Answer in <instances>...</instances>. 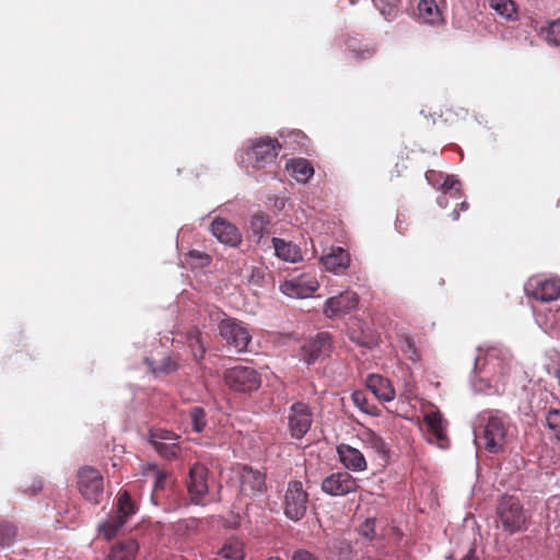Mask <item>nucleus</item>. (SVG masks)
I'll use <instances>...</instances> for the list:
<instances>
[{
  "label": "nucleus",
  "instance_id": "f257e3e1",
  "mask_svg": "<svg viewBox=\"0 0 560 560\" xmlns=\"http://www.w3.org/2000/svg\"><path fill=\"white\" fill-rule=\"evenodd\" d=\"M210 316L212 320L218 323L219 335L226 346L235 349L238 353L247 351L252 335L241 320L230 317L220 311L211 313Z\"/></svg>",
  "mask_w": 560,
  "mask_h": 560
},
{
  "label": "nucleus",
  "instance_id": "f03ea898",
  "mask_svg": "<svg viewBox=\"0 0 560 560\" xmlns=\"http://www.w3.org/2000/svg\"><path fill=\"white\" fill-rule=\"evenodd\" d=\"M498 524L509 535L526 529L527 516L521 501L513 495H503L497 505Z\"/></svg>",
  "mask_w": 560,
  "mask_h": 560
},
{
  "label": "nucleus",
  "instance_id": "7ed1b4c3",
  "mask_svg": "<svg viewBox=\"0 0 560 560\" xmlns=\"http://www.w3.org/2000/svg\"><path fill=\"white\" fill-rule=\"evenodd\" d=\"M280 150L281 144L277 139L261 137L252 141L243 162L255 170H261L276 161Z\"/></svg>",
  "mask_w": 560,
  "mask_h": 560
},
{
  "label": "nucleus",
  "instance_id": "20e7f679",
  "mask_svg": "<svg viewBox=\"0 0 560 560\" xmlns=\"http://www.w3.org/2000/svg\"><path fill=\"white\" fill-rule=\"evenodd\" d=\"M116 508V512L100 525V533L103 534L106 540L113 539L128 518L137 512V506L127 490L118 493Z\"/></svg>",
  "mask_w": 560,
  "mask_h": 560
},
{
  "label": "nucleus",
  "instance_id": "39448f33",
  "mask_svg": "<svg viewBox=\"0 0 560 560\" xmlns=\"http://www.w3.org/2000/svg\"><path fill=\"white\" fill-rule=\"evenodd\" d=\"M308 501L303 483L300 480L289 481L282 500L283 514L292 522L301 521L306 515Z\"/></svg>",
  "mask_w": 560,
  "mask_h": 560
},
{
  "label": "nucleus",
  "instance_id": "423d86ee",
  "mask_svg": "<svg viewBox=\"0 0 560 560\" xmlns=\"http://www.w3.org/2000/svg\"><path fill=\"white\" fill-rule=\"evenodd\" d=\"M78 490L93 504H98L104 493V478L94 467L84 466L78 471Z\"/></svg>",
  "mask_w": 560,
  "mask_h": 560
},
{
  "label": "nucleus",
  "instance_id": "0eeeda50",
  "mask_svg": "<svg viewBox=\"0 0 560 560\" xmlns=\"http://www.w3.org/2000/svg\"><path fill=\"white\" fill-rule=\"evenodd\" d=\"M224 382L233 390L253 392L259 388L261 380L254 368L237 365L225 371Z\"/></svg>",
  "mask_w": 560,
  "mask_h": 560
},
{
  "label": "nucleus",
  "instance_id": "6e6552de",
  "mask_svg": "<svg viewBox=\"0 0 560 560\" xmlns=\"http://www.w3.org/2000/svg\"><path fill=\"white\" fill-rule=\"evenodd\" d=\"M525 292L528 298L542 303L556 301L560 298V279L530 277L525 284Z\"/></svg>",
  "mask_w": 560,
  "mask_h": 560
},
{
  "label": "nucleus",
  "instance_id": "1a4fd4ad",
  "mask_svg": "<svg viewBox=\"0 0 560 560\" xmlns=\"http://www.w3.org/2000/svg\"><path fill=\"white\" fill-rule=\"evenodd\" d=\"M319 287L314 275L302 273L285 280L280 285V291L289 298L305 299L310 298Z\"/></svg>",
  "mask_w": 560,
  "mask_h": 560
},
{
  "label": "nucleus",
  "instance_id": "9d476101",
  "mask_svg": "<svg viewBox=\"0 0 560 560\" xmlns=\"http://www.w3.org/2000/svg\"><path fill=\"white\" fill-rule=\"evenodd\" d=\"M508 424L497 416H491L483 429L485 447L490 453L500 452L506 443Z\"/></svg>",
  "mask_w": 560,
  "mask_h": 560
},
{
  "label": "nucleus",
  "instance_id": "9b49d317",
  "mask_svg": "<svg viewBox=\"0 0 560 560\" xmlns=\"http://www.w3.org/2000/svg\"><path fill=\"white\" fill-rule=\"evenodd\" d=\"M358 488V480L348 471L332 472L322 481V490L332 497L347 495Z\"/></svg>",
  "mask_w": 560,
  "mask_h": 560
},
{
  "label": "nucleus",
  "instance_id": "f8f14e48",
  "mask_svg": "<svg viewBox=\"0 0 560 560\" xmlns=\"http://www.w3.org/2000/svg\"><path fill=\"white\" fill-rule=\"evenodd\" d=\"M359 304V295L354 291L347 290L338 295L329 298L324 305V314L328 318H335L350 313Z\"/></svg>",
  "mask_w": 560,
  "mask_h": 560
},
{
  "label": "nucleus",
  "instance_id": "ddd939ff",
  "mask_svg": "<svg viewBox=\"0 0 560 560\" xmlns=\"http://www.w3.org/2000/svg\"><path fill=\"white\" fill-rule=\"evenodd\" d=\"M288 420L291 435L295 439H302L310 430L313 421L310 407L302 401L293 404Z\"/></svg>",
  "mask_w": 560,
  "mask_h": 560
},
{
  "label": "nucleus",
  "instance_id": "4468645a",
  "mask_svg": "<svg viewBox=\"0 0 560 560\" xmlns=\"http://www.w3.org/2000/svg\"><path fill=\"white\" fill-rule=\"evenodd\" d=\"M187 490L194 503L199 504L203 501L209 491L208 469L203 465L196 463L190 467Z\"/></svg>",
  "mask_w": 560,
  "mask_h": 560
},
{
  "label": "nucleus",
  "instance_id": "2eb2a0df",
  "mask_svg": "<svg viewBox=\"0 0 560 560\" xmlns=\"http://www.w3.org/2000/svg\"><path fill=\"white\" fill-rule=\"evenodd\" d=\"M211 234L222 244L237 247L242 243L240 230L223 218H215L210 225Z\"/></svg>",
  "mask_w": 560,
  "mask_h": 560
},
{
  "label": "nucleus",
  "instance_id": "dca6fc26",
  "mask_svg": "<svg viewBox=\"0 0 560 560\" xmlns=\"http://www.w3.org/2000/svg\"><path fill=\"white\" fill-rule=\"evenodd\" d=\"M303 350L307 354L305 360L308 364L315 362L320 357H328L332 350L331 335L327 331L318 332L303 346Z\"/></svg>",
  "mask_w": 560,
  "mask_h": 560
},
{
  "label": "nucleus",
  "instance_id": "f3484780",
  "mask_svg": "<svg viewBox=\"0 0 560 560\" xmlns=\"http://www.w3.org/2000/svg\"><path fill=\"white\" fill-rule=\"evenodd\" d=\"M266 477L252 467H243L241 472V493L247 497L261 494L266 490Z\"/></svg>",
  "mask_w": 560,
  "mask_h": 560
},
{
  "label": "nucleus",
  "instance_id": "a211bd4d",
  "mask_svg": "<svg viewBox=\"0 0 560 560\" xmlns=\"http://www.w3.org/2000/svg\"><path fill=\"white\" fill-rule=\"evenodd\" d=\"M177 436H173L171 432L156 430L151 433L150 442L155 451L167 459L178 456L179 446L174 442Z\"/></svg>",
  "mask_w": 560,
  "mask_h": 560
},
{
  "label": "nucleus",
  "instance_id": "6ab92c4d",
  "mask_svg": "<svg viewBox=\"0 0 560 560\" xmlns=\"http://www.w3.org/2000/svg\"><path fill=\"white\" fill-rule=\"evenodd\" d=\"M340 463L349 470L363 471L368 468L364 455L361 451L348 444L337 446Z\"/></svg>",
  "mask_w": 560,
  "mask_h": 560
},
{
  "label": "nucleus",
  "instance_id": "aec40b11",
  "mask_svg": "<svg viewBox=\"0 0 560 560\" xmlns=\"http://www.w3.org/2000/svg\"><path fill=\"white\" fill-rule=\"evenodd\" d=\"M368 389L380 400L390 401L395 398V389L388 378L380 374H370L366 377Z\"/></svg>",
  "mask_w": 560,
  "mask_h": 560
},
{
  "label": "nucleus",
  "instance_id": "412c9836",
  "mask_svg": "<svg viewBox=\"0 0 560 560\" xmlns=\"http://www.w3.org/2000/svg\"><path fill=\"white\" fill-rule=\"evenodd\" d=\"M327 271L339 273L348 269L350 266V254L342 247H335L330 253L320 258Z\"/></svg>",
  "mask_w": 560,
  "mask_h": 560
},
{
  "label": "nucleus",
  "instance_id": "4be33fe9",
  "mask_svg": "<svg viewBox=\"0 0 560 560\" xmlns=\"http://www.w3.org/2000/svg\"><path fill=\"white\" fill-rule=\"evenodd\" d=\"M139 544L133 538H127L112 546L106 560H135Z\"/></svg>",
  "mask_w": 560,
  "mask_h": 560
},
{
  "label": "nucleus",
  "instance_id": "5701e85b",
  "mask_svg": "<svg viewBox=\"0 0 560 560\" xmlns=\"http://www.w3.org/2000/svg\"><path fill=\"white\" fill-rule=\"evenodd\" d=\"M346 47L351 57L359 61L371 59L377 52L375 44L355 37L347 38Z\"/></svg>",
  "mask_w": 560,
  "mask_h": 560
},
{
  "label": "nucleus",
  "instance_id": "b1692460",
  "mask_svg": "<svg viewBox=\"0 0 560 560\" xmlns=\"http://www.w3.org/2000/svg\"><path fill=\"white\" fill-rule=\"evenodd\" d=\"M424 423L428 431L436 439L442 446V443L446 441V421L439 410H430L424 415Z\"/></svg>",
  "mask_w": 560,
  "mask_h": 560
},
{
  "label": "nucleus",
  "instance_id": "393cba45",
  "mask_svg": "<svg viewBox=\"0 0 560 560\" xmlns=\"http://www.w3.org/2000/svg\"><path fill=\"white\" fill-rule=\"evenodd\" d=\"M271 242L276 256L281 260L288 262H298L302 260L301 249L298 245L279 237H272Z\"/></svg>",
  "mask_w": 560,
  "mask_h": 560
},
{
  "label": "nucleus",
  "instance_id": "a878e982",
  "mask_svg": "<svg viewBox=\"0 0 560 560\" xmlns=\"http://www.w3.org/2000/svg\"><path fill=\"white\" fill-rule=\"evenodd\" d=\"M419 19L430 25H441L443 16L440 7L435 0H420L418 3Z\"/></svg>",
  "mask_w": 560,
  "mask_h": 560
},
{
  "label": "nucleus",
  "instance_id": "bb28decb",
  "mask_svg": "<svg viewBox=\"0 0 560 560\" xmlns=\"http://www.w3.org/2000/svg\"><path fill=\"white\" fill-rule=\"evenodd\" d=\"M287 170L299 183H306L314 174L311 162L306 159H292L287 163Z\"/></svg>",
  "mask_w": 560,
  "mask_h": 560
},
{
  "label": "nucleus",
  "instance_id": "cd10ccee",
  "mask_svg": "<svg viewBox=\"0 0 560 560\" xmlns=\"http://www.w3.org/2000/svg\"><path fill=\"white\" fill-rule=\"evenodd\" d=\"M362 441L365 447L374 451L384 462L389 457V447L387 443L375 432L368 430L363 433Z\"/></svg>",
  "mask_w": 560,
  "mask_h": 560
},
{
  "label": "nucleus",
  "instance_id": "c85d7f7f",
  "mask_svg": "<svg viewBox=\"0 0 560 560\" xmlns=\"http://www.w3.org/2000/svg\"><path fill=\"white\" fill-rule=\"evenodd\" d=\"M144 363L147 364L150 372L154 375L171 374L177 371L179 368L177 358L173 355H166L162 358L159 363H155L150 358H145Z\"/></svg>",
  "mask_w": 560,
  "mask_h": 560
},
{
  "label": "nucleus",
  "instance_id": "c756f323",
  "mask_svg": "<svg viewBox=\"0 0 560 560\" xmlns=\"http://www.w3.org/2000/svg\"><path fill=\"white\" fill-rule=\"evenodd\" d=\"M489 7L506 21L518 19L517 5L513 0H488Z\"/></svg>",
  "mask_w": 560,
  "mask_h": 560
},
{
  "label": "nucleus",
  "instance_id": "7c9ffc66",
  "mask_svg": "<svg viewBox=\"0 0 560 560\" xmlns=\"http://www.w3.org/2000/svg\"><path fill=\"white\" fill-rule=\"evenodd\" d=\"M218 555L226 560H244V545L238 539H229Z\"/></svg>",
  "mask_w": 560,
  "mask_h": 560
},
{
  "label": "nucleus",
  "instance_id": "2f4dec72",
  "mask_svg": "<svg viewBox=\"0 0 560 560\" xmlns=\"http://www.w3.org/2000/svg\"><path fill=\"white\" fill-rule=\"evenodd\" d=\"M187 343L197 361L203 359L206 354V347L199 329L194 328L187 332Z\"/></svg>",
  "mask_w": 560,
  "mask_h": 560
},
{
  "label": "nucleus",
  "instance_id": "473e14b6",
  "mask_svg": "<svg viewBox=\"0 0 560 560\" xmlns=\"http://www.w3.org/2000/svg\"><path fill=\"white\" fill-rule=\"evenodd\" d=\"M185 261L191 269L206 268L212 262V257L205 252L191 249L185 255Z\"/></svg>",
  "mask_w": 560,
  "mask_h": 560
},
{
  "label": "nucleus",
  "instance_id": "72a5a7b5",
  "mask_svg": "<svg viewBox=\"0 0 560 560\" xmlns=\"http://www.w3.org/2000/svg\"><path fill=\"white\" fill-rule=\"evenodd\" d=\"M358 326H360L359 323H357ZM348 337L351 341L357 343L360 347L364 348H372L374 345V339L372 335L368 331H364L361 329V327H358V329L354 327V324L352 326H349L348 328Z\"/></svg>",
  "mask_w": 560,
  "mask_h": 560
},
{
  "label": "nucleus",
  "instance_id": "f704fd0d",
  "mask_svg": "<svg viewBox=\"0 0 560 560\" xmlns=\"http://www.w3.org/2000/svg\"><path fill=\"white\" fill-rule=\"evenodd\" d=\"M544 39L553 46L560 45V18L550 22L547 27L542 28Z\"/></svg>",
  "mask_w": 560,
  "mask_h": 560
},
{
  "label": "nucleus",
  "instance_id": "c9c22d12",
  "mask_svg": "<svg viewBox=\"0 0 560 560\" xmlns=\"http://www.w3.org/2000/svg\"><path fill=\"white\" fill-rule=\"evenodd\" d=\"M269 217L264 213H255L250 218L249 226L254 235L261 237L269 225Z\"/></svg>",
  "mask_w": 560,
  "mask_h": 560
},
{
  "label": "nucleus",
  "instance_id": "e433bc0d",
  "mask_svg": "<svg viewBox=\"0 0 560 560\" xmlns=\"http://www.w3.org/2000/svg\"><path fill=\"white\" fill-rule=\"evenodd\" d=\"M399 342L401 351L408 359L412 361L420 360V353L416 348L412 337H410L409 335H401L399 336Z\"/></svg>",
  "mask_w": 560,
  "mask_h": 560
},
{
  "label": "nucleus",
  "instance_id": "4c0bfd02",
  "mask_svg": "<svg viewBox=\"0 0 560 560\" xmlns=\"http://www.w3.org/2000/svg\"><path fill=\"white\" fill-rule=\"evenodd\" d=\"M189 418L195 432H202L207 427L206 411L203 408L195 406L189 410Z\"/></svg>",
  "mask_w": 560,
  "mask_h": 560
},
{
  "label": "nucleus",
  "instance_id": "58836bf2",
  "mask_svg": "<svg viewBox=\"0 0 560 560\" xmlns=\"http://www.w3.org/2000/svg\"><path fill=\"white\" fill-rule=\"evenodd\" d=\"M353 404L363 412L375 415L376 406L369 402L366 394L362 390H354L351 395Z\"/></svg>",
  "mask_w": 560,
  "mask_h": 560
},
{
  "label": "nucleus",
  "instance_id": "ea45409f",
  "mask_svg": "<svg viewBox=\"0 0 560 560\" xmlns=\"http://www.w3.org/2000/svg\"><path fill=\"white\" fill-rule=\"evenodd\" d=\"M546 423L552 434L560 441V409H551L546 415Z\"/></svg>",
  "mask_w": 560,
  "mask_h": 560
},
{
  "label": "nucleus",
  "instance_id": "a19ab883",
  "mask_svg": "<svg viewBox=\"0 0 560 560\" xmlns=\"http://www.w3.org/2000/svg\"><path fill=\"white\" fill-rule=\"evenodd\" d=\"M16 535L15 527L10 523H0V547L9 546Z\"/></svg>",
  "mask_w": 560,
  "mask_h": 560
},
{
  "label": "nucleus",
  "instance_id": "79ce46f5",
  "mask_svg": "<svg viewBox=\"0 0 560 560\" xmlns=\"http://www.w3.org/2000/svg\"><path fill=\"white\" fill-rule=\"evenodd\" d=\"M375 7L384 16H392L396 11L399 0H373Z\"/></svg>",
  "mask_w": 560,
  "mask_h": 560
},
{
  "label": "nucleus",
  "instance_id": "37998d69",
  "mask_svg": "<svg viewBox=\"0 0 560 560\" xmlns=\"http://www.w3.org/2000/svg\"><path fill=\"white\" fill-rule=\"evenodd\" d=\"M459 186L460 183L458 179H456L454 176H446L441 189L443 190L444 195L450 192L453 197H456V195L459 194Z\"/></svg>",
  "mask_w": 560,
  "mask_h": 560
},
{
  "label": "nucleus",
  "instance_id": "c03bdc74",
  "mask_svg": "<svg viewBox=\"0 0 560 560\" xmlns=\"http://www.w3.org/2000/svg\"><path fill=\"white\" fill-rule=\"evenodd\" d=\"M360 534L368 538L372 539L375 536V520L366 518L361 525L359 529Z\"/></svg>",
  "mask_w": 560,
  "mask_h": 560
},
{
  "label": "nucleus",
  "instance_id": "a18cd8bd",
  "mask_svg": "<svg viewBox=\"0 0 560 560\" xmlns=\"http://www.w3.org/2000/svg\"><path fill=\"white\" fill-rule=\"evenodd\" d=\"M292 560H317L316 557L307 550H298L293 553Z\"/></svg>",
  "mask_w": 560,
  "mask_h": 560
},
{
  "label": "nucleus",
  "instance_id": "49530a36",
  "mask_svg": "<svg viewBox=\"0 0 560 560\" xmlns=\"http://www.w3.org/2000/svg\"><path fill=\"white\" fill-rule=\"evenodd\" d=\"M165 479H166V475L163 471L158 470L156 475H155L154 488L162 489L164 487Z\"/></svg>",
  "mask_w": 560,
  "mask_h": 560
},
{
  "label": "nucleus",
  "instance_id": "de8ad7c7",
  "mask_svg": "<svg viewBox=\"0 0 560 560\" xmlns=\"http://www.w3.org/2000/svg\"><path fill=\"white\" fill-rule=\"evenodd\" d=\"M462 560H478L475 549H469Z\"/></svg>",
  "mask_w": 560,
  "mask_h": 560
},
{
  "label": "nucleus",
  "instance_id": "09e8293b",
  "mask_svg": "<svg viewBox=\"0 0 560 560\" xmlns=\"http://www.w3.org/2000/svg\"><path fill=\"white\" fill-rule=\"evenodd\" d=\"M438 203L441 206V207H446V203H447V199L445 197V195L443 194V196L439 197L438 198Z\"/></svg>",
  "mask_w": 560,
  "mask_h": 560
},
{
  "label": "nucleus",
  "instance_id": "8fccbe9b",
  "mask_svg": "<svg viewBox=\"0 0 560 560\" xmlns=\"http://www.w3.org/2000/svg\"><path fill=\"white\" fill-rule=\"evenodd\" d=\"M452 218H453V220H457V219L459 218V213H458V211H457V210H454V211L452 212Z\"/></svg>",
  "mask_w": 560,
  "mask_h": 560
},
{
  "label": "nucleus",
  "instance_id": "3c124183",
  "mask_svg": "<svg viewBox=\"0 0 560 560\" xmlns=\"http://www.w3.org/2000/svg\"><path fill=\"white\" fill-rule=\"evenodd\" d=\"M460 208H462L463 210H467V209H468V203H467L466 201H463V202L460 203Z\"/></svg>",
  "mask_w": 560,
  "mask_h": 560
},
{
  "label": "nucleus",
  "instance_id": "603ef678",
  "mask_svg": "<svg viewBox=\"0 0 560 560\" xmlns=\"http://www.w3.org/2000/svg\"><path fill=\"white\" fill-rule=\"evenodd\" d=\"M294 135H295L296 137L305 138V136H304V135H302L301 132H296V133H294Z\"/></svg>",
  "mask_w": 560,
  "mask_h": 560
}]
</instances>
